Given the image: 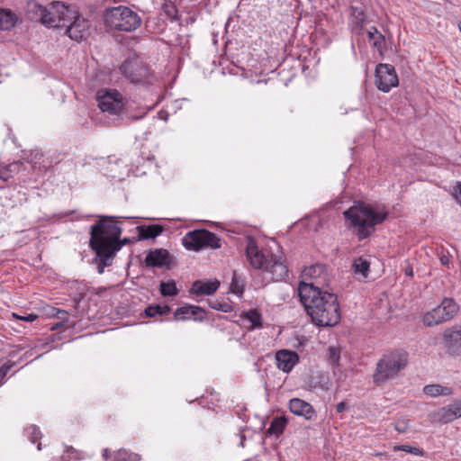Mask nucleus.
I'll use <instances>...</instances> for the list:
<instances>
[{
	"label": "nucleus",
	"instance_id": "obj_10",
	"mask_svg": "<svg viewBox=\"0 0 461 461\" xmlns=\"http://www.w3.org/2000/svg\"><path fill=\"white\" fill-rule=\"evenodd\" d=\"M75 11L61 2H53L48 7L47 18H50L51 24H45L48 27H65L74 17Z\"/></svg>",
	"mask_w": 461,
	"mask_h": 461
},
{
	"label": "nucleus",
	"instance_id": "obj_49",
	"mask_svg": "<svg viewBox=\"0 0 461 461\" xmlns=\"http://www.w3.org/2000/svg\"><path fill=\"white\" fill-rule=\"evenodd\" d=\"M37 448H38L39 450H41V442H39V443H38V445H37Z\"/></svg>",
	"mask_w": 461,
	"mask_h": 461
},
{
	"label": "nucleus",
	"instance_id": "obj_4",
	"mask_svg": "<svg viewBox=\"0 0 461 461\" xmlns=\"http://www.w3.org/2000/svg\"><path fill=\"white\" fill-rule=\"evenodd\" d=\"M104 23L112 29L123 32L137 30L141 19L137 13L123 5L106 8L104 13Z\"/></svg>",
	"mask_w": 461,
	"mask_h": 461
},
{
	"label": "nucleus",
	"instance_id": "obj_26",
	"mask_svg": "<svg viewBox=\"0 0 461 461\" xmlns=\"http://www.w3.org/2000/svg\"><path fill=\"white\" fill-rule=\"evenodd\" d=\"M139 240L155 239L163 231V227L158 224L137 227Z\"/></svg>",
	"mask_w": 461,
	"mask_h": 461
},
{
	"label": "nucleus",
	"instance_id": "obj_1",
	"mask_svg": "<svg viewBox=\"0 0 461 461\" xmlns=\"http://www.w3.org/2000/svg\"><path fill=\"white\" fill-rule=\"evenodd\" d=\"M122 231L118 217L114 216H99L91 226L89 246L95 253L94 262L97 264L98 274L112 266L116 253L131 242L129 238L121 239Z\"/></svg>",
	"mask_w": 461,
	"mask_h": 461
},
{
	"label": "nucleus",
	"instance_id": "obj_8",
	"mask_svg": "<svg viewBox=\"0 0 461 461\" xmlns=\"http://www.w3.org/2000/svg\"><path fill=\"white\" fill-rule=\"evenodd\" d=\"M183 245L190 250L198 251L205 247L212 249L221 248V240L207 230H195L189 231L183 238Z\"/></svg>",
	"mask_w": 461,
	"mask_h": 461
},
{
	"label": "nucleus",
	"instance_id": "obj_39",
	"mask_svg": "<svg viewBox=\"0 0 461 461\" xmlns=\"http://www.w3.org/2000/svg\"><path fill=\"white\" fill-rule=\"evenodd\" d=\"M13 316L18 320H22L28 322H32L38 319V315L34 313H29L26 315H19L17 313H14Z\"/></svg>",
	"mask_w": 461,
	"mask_h": 461
},
{
	"label": "nucleus",
	"instance_id": "obj_14",
	"mask_svg": "<svg viewBox=\"0 0 461 461\" xmlns=\"http://www.w3.org/2000/svg\"><path fill=\"white\" fill-rule=\"evenodd\" d=\"M434 420L439 423L447 424L461 418V399L456 400L453 403L439 408L433 414Z\"/></svg>",
	"mask_w": 461,
	"mask_h": 461
},
{
	"label": "nucleus",
	"instance_id": "obj_20",
	"mask_svg": "<svg viewBox=\"0 0 461 461\" xmlns=\"http://www.w3.org/2000/svg\"><path fill=\"white\" fill-rule=\"evenodd\" d=\"M276 366L285 373H289L299 361L296 352L282 349L276 354Z\"/></svg>",
	"mask_w": 461,
	"mask_h": 461
},
{
	"label": "nucleus",
	"instance_id": "obj_17",
	"mask_svg": "<svg viewBox=\"0 0 461 461\" xmlns=\"http://www.w3.org/2000/svg\"><path fill=\"white\" fill-rule=\"evenodd\" d=\"M265 271L271 275L270 279L272 281H282L288 275V268L282 260V258L276 255H271Z\"/></svg>",
	"mask_w": 461,
	"mask_h": 461
},
{
	"label": "nucleus",
	"instance_id": "obj_25",
	"mask_svg": "<svg viewBox=\"0 0 461 461\" xmlns=\"http://www.w3.org/2000/svg\"><path fill=\"white\" fill-rule=\"evenodd\" d=\"M370 262L363 258H356L352 263V269L356 278L362 280L368 276Z\"/></svg>",
	"mask_w": 461,
	"mask_h": 461
},
{
	"label": "nucleus",
	"instance_id": "obj_21",
	"mask_svg": "<svg viewBox=\"0 0 461 461\" xmlns=\"http://www.w3.org/2000/svg\"><path fill=\"white\" fill-rule=\"evenodd\" d=\"M289 409L294 415L303 417L307 420H313L316 412L313 407L300 398H293L289 402Z\"/></svg>",
	"mask_w": 461,
	"mask_h": 461
},
{
	"label": "nucleus",
	"instance_id": "obj_45",
	"mask_svg": "<svg viewBox=\"0 0 461 461\" xmlns=\"http://www.w3.org/2000/svg\"><path fill=\"white\" fill-rule=\"evenodd\" d=\"M103 456L104 459H108L110 457V451L108 448L104 449Z\"/></svg>",
	"mask_w": 461,
	"mask_h": 461
},
{
	"label": "nucleus",
	"instance_id": "obj_32",
	"mask_svg": "<svg viewBox=\"0 0 461 461\" xmlns=\"http://www.w3.org/2000/svg\"><path fill=\"white\" fill-rule=\"evenodd\" d=\"M159 291L162 296H174L176 295L178 291L174 281L161 282L159 285Z\"/></svg>",
	"mask_w": 461,
	"mask_h": 461
},
{
	"label": "nucleus",
	"instance_id": "obj_30",
	"mask_svg": "<svg viewBox=\"0 0 461 461\" xmlns=\"http://www.w3.org/2000/svg\"><path fill=\"white\" fill-rule=\"evenodd\" d=\"M367 36L370 41L377 50H382L385 44L384 36L375 28L371 27L367 32Z\"/></svg>",
	"mask_w": 461,
	"mask_h": 461
},
{
	"label": "nucleus",
	"instance_id": "obj_28",
	"mask_svg": "<svg viewBox=\"0 0 461 461\" xmlns=\"http://www.w3.org/2000/svg\"><path fill=\"white\" fill-rule=\"evenodd\" d=\"M423 392L425 394L431 397L450 395L452 393V390L449 387L442 386L440 384H428L424 386Z\"/></svg>",
	"mask_w": 461,
	"mask_h": 461
},
{
	"label": "nucleus",
	"instance_id": "obj_7",
	"mask_svg": "<svg viewBox=\"0 0 461 461\" xmlns=\"http://www.w3.org/2000/svg\"><path fill=\"white\" fill-rule=\"evenodd\" d=\"M96 101L102 112L119 116L125 102L122 95L116 89L101 88L96 92Z\"/></svg>",
	"mask_w": 461,
	"mask_h": 461
},
{
	"label": "nucleus",
	"instance_id": "obj_2",
	"mask_svg": "<svg viewBox=\"0 0 461 461\" xmlns=\"http://www.w3.org/2000/svg\"><path fill=\"white\" fill-rule=\"evenodd\" d=\"M300 302L312 321L320 327H333L340 321L337 295L314 284L301 282L298 287Z\"/></svg>",
	"mask_w": 461,
	"mask_h": 461
},
{
	"label": "nucleus",
	"instance_id": "obj_27",
	"mask_svg": "<svg viewBox=\"0 0 461 461\" xmlns=\"http://www.w3.org/2000/svg\"><path fill=\"white\" fill-rule=\"evenodd\" d=\"M240 318L249 323L250 330L262 328V316L256 309L242 312Z\"/></svg>",
	"mask_w": 461,
	"mask_h": 461
},
{
	"label": "nucleus",
	"instance_id": "obj_16",
	"mask_svg": "<svg viewBox=\"0 0 461 461\" xmlns=\"http://www.w3.org/2000/svg\"><path fill=\"white\" fill-rule=\"evenodd\" d=\"M443 339L447 352L453 356L461 354V329L453 327L443 333Z\"/></svg>",
	"mask_w": 461,
	"mask_h": 461
},
{
	"label": "nucleus",
	"instance_id": "obj_40",
	"mask_svg": "<svg viewBox=\"0 0 461 461\" xmlns=\"http://www.w3.org/2000/svg\"><path fill=\"white\" fill-rule=\"evenodd\" d=\"M453 194H454L456 200L457 201V203L461 205V183L458 182L453 187Z\"/></svg>",
	"mask_w": 461,
	"mask_h": 461
},
{
	"label": "nucleus",
	"instance_id": "obj_6",
	"mask_svg": "<svg viewBox=\"0 0 461 461\" xmlns=\"http://www.w3.org/2000/svg\"><path fill=\"white\" fill-rule=\"evenodd\" d=\"M459 305L453 298H444L439 305L424 313L422 322L433 327L452 320L458 312Z\"/></svg>",
	"mask_w": 461,
	"mask_h": 461
},
{
	"label": "nucleus",
	"instance_id": "obj_35",
	"mask_svg": "<svg viewBox=\"0 0 461 461\" xmlns=\"http://www.w3.org/2000/svg\"><path fill=\"white\" fill-rule=\"evenodd\" d=\"M394 451H405L415 456H424L425 452L420 447H411L409 445H395L393 447Z\"/></svg>",
	"mask_w": 461,
	"mask_h": 461
},
{
	"label": "nucleus",
	"instance_id": "obj_47",
	"mask_svg": "<svg viewBox=\"0 0 461 461\" xmlns=\"http://www.w3.org/2000/svg\"><path fill=\"white\" fill-rule=\"evenodd\" d=\"M440 260H441V263H442L443 265H446V264H447V259H445V258H442Z\"/></svg>",
	"mask_w": 461,
	"mask_h": 461
},
{
	"label": "nucleus",
	"instance_id": "obj_42",
	"mask_svg": "<svg viewBox=\"0 0 461 461\" xmlns=\"http://www.w3.org/2000/svg\"><path fill=\"white\" fill-rule=\"evenodd\" d=\"M348 408V404L345 402H340L336 405V411L338 413H342Z\"/></svg>",
	"mask_w": 461,
	"mask_h": 461
},
{
	"label": "nucleus",
	"instance_id": "obj_38",
	"mask_svg": "<svg viewBox=\"0 0 461 461\" xmlns=\"http://www.w3.org/2000/svg\"><path fill=\"white\" fill-rule=\"evenodd\" d=\"M164 11L168 18H171V19L176 18L177 10L173 4L165 5Z\"/></svg>",
	"mask_w": 461,
	"mask_h": 461
},
{
	"label": "nucleus",
	"instance_id": "obj_3",
	"mask_svg": "<svg viewBox=\"0 0 461 461\" xmlns=\"http://www.w3.org/2000/svg\"><path fill=\"white\" fill-rule=\"evenodd\" d=\"M343 214L351 227L357 230L359 240L368 238L375 231V226L381 224L387 215L386 212H375L370 204L363 202L355 203Z\"/></svg>",
	"mask_w": 461,
	"mask_h": 461
},
{
	"label": "nucleus",
	"instance_id": "obj_31",
	"mask_svg": "<svg viewBox=\"0 0 461 461\" xmlns=\"http://www.w3.org/2000/svg\"><path fill=\"white\" fill-rule=\"evenodd\" d=\"M171 311V308L168 305H149L145 309V314L148 317H155L157 315H166Z\"/></svg>",
	"mask_w": 461,
	"mask_h": 461
},
{
	"label": "nucleus",
	"instance_id": "obj_44",
	"mask_svg": "<svg viewBox=\"0 0 461 461\" xmlns=\"http://www.w3.org/2000/svg\"><path fill=\"white\" fill-rule=\"evenodd\" d=\"M9 178V175L6 171L0 170V179L4 181H7Z\"/></svg>",
	"mask_w": 461,
	"mask_h": 461
},
{
	"label": "nucleus",
	"instance_id": "obj_23",
	"mask_svg": "<svg viewBox=\"0 0 461 461\" xmlns=\"http://www.w3.org/2000/svg\"><path fill=\"white\" fill-rule=\"evenodd\" d=\"M220 282L218 280L205 282L197 280L193 284L190 293L195 295H212L218 290Z\"/></svg>",
	"mask_w": 461,
	"mask_h": 461
},
{
	"label": "nucleus",
	"instance_id": "obj_33",
	"mask_svg": "<svg viewBox=\"0 0 461 461\" xmlns=\"http://www.w3.org/2000/svg\"><path fill=\"white\" fill-rule=\"evenodd\" d=\"M351 16L356 25L362 29L366 23V14L364 11L361 8L352 6Z\"/></svg>",
	"mask_w": 461,
	"mask_h": 461
},
{
	"label": "nucleus",
	"instance_id": "obj_18",
	"mask_svg": "<svg viewBox=\"0 0 461 461\" xmlns=\"http://www.w3.org/2000/svg\"><path fill=\"white\" fill-rule=\"evenodd\" d=\"M247 258L250 265L256 269H264L268 263L265 255L259 251L254 240L249 239L246 248Z\"/></svg>",
	"mask_w": 461,
	"mask_h": 461
},
{
	"label": "nucleus",
	"instance_id": "obj_19",
	"mask_svg": "<svg viewBox=\"0 0 461 461\" xmlns=\"http://www.w3.org/2000/svg\"><path fill=\"white\" fill-rule=\"evenodd\" d=\"M48 7L41 5L34 0L28 1L26 5V14L32 22H40L42 24H51L50 18H47Z\"/></svg>",
	"mask_w": 461,
	"mask_h": 461
},
{
	"label": "nucleus",
	"instance_id": "obj_34",
	"mask_svg": "<svg viewBox=\"0 0 461 461\" xmlns=\"http://www.w3.org/2000/svg\"><path fill=\"white\" fill-rule=\"evenodd\" d=\"M230 290L232 293H234L238 295H241L244 292L243 280L237 276L236 272H234V275H233V277L231 280Z\"/></svg>",
	"mask_w": 461,
	"mask_h": 461
},
{
	"label": "nucleus",
	"instance_id": "obj_9",
	"mask_svg": "<svg viewBox=\"0 0 461 461\" xmlns=\"http://www.w3.org/2000/svg\"><path fill=\"white\" fill-rule=\"evenodd\" d=\"M375 83L380 91L388 93L393 87L397 86L399 84L395 68L389 64L380 63L377 65L375 68Z\"/></svg>",
	"mask_w": 461,
	"mask_h": 461
},
{
	"label": "nucleus",
	"instance_id": "obj_36",
	"mask_svg": "<svg viewBox=\"0 0 461 461\" xmlns=\"http://www.w3.org/2000/svg\"><path fill=\"white\" fill-rule=\"evenodd\" d=\"M26 434L32 443H35L41 438V432L40 429L35 425H31L26 429Z\"/></svg>",
	"mask_w": 461,
	"mask_h": 461
},
{
	"label": "nucleus",
	"instance_id": "obj_5",
	"mask_svg": "<svg viewBox=\"0 0 461 461\" xmlns=\"http://www.w3.org/2000/svg\"><path fill=\"white\" fill-rule=\"evenodd\" d=\"M408 364V354L403 350L390 352L378 361L374 374V381L382 383L393 378Z\"/></svg>",
	"mask_w": 461,
	"mask_h": 461
},
{
	"label": "nucleus",
	"instance_id": "obj_12",
	"mask_svg": "<svg viewBox=\"0 0 461 461\" xmlns=\"http://www.w3.org/2000/svg\"><path fill=\"white\" fill-rule=\"evenodd\" d=\"M67 33L71 40L80 41L89 34V21L82 17L75 11L74 17L67 23Z\"/></svg>",
	"mask_w": 461,
	"mask_h": 461
},
{
	"label": "nucleus",
	"instance_id": "obj_46",
	"mask_svg": "<svg viewBox=\"0 0 461 461\" xmlns=\"http://www.w3.org/2000/svg\"><path fill=\"white\" fill-rule=\"evenodd\" d=\"M67 312L65 311H62V310H58L57 311V315L59 318H63L64 315H66Z\"/></svg>",
	"mask_w": 461,
	"mask_h": 461
},
{
	"label": "nucleus",
	"instance_id": "obj_24",
	"mask_svg": "<svg viewBox=\"0 0 461 461\" xmlns=\"http://www.w3.org/2000/svg\"><path fill=\"white\" fill-rule=\"evenodd\" d=\"M19 18L9 9L0 8V30L8 31L15 26Z\"/></svg>",
	"mask_w": 461,
	"mask_h": 461
},
{
	"label": "nucleus",
	"instance_id": "obj_11",
	"mask_svg": "<svg viewBox=\"0 0 461 461\" xmlns=\"http://www.w3.org/2000/svg\"><path fill=\"white\" fill-rule=\"evenodd\" d=\"M120 69L132 83H141L149 76V68L138 59L125 60Z\"/></svg>",
	"mask_w": 461,
	"mask_h": 461
},
{
	"label": "nucleus",
	"instance_id": "obj_13",
	"mask_svg": "<svg viewBox=\"0 0 461 461\" xmlns=\"http://www.w3.org/2000/svg\"><path fill=\"white\" fill-rule=\"evenodd\" d=\"M303 276L305 279L312 280L313 282L311 284H314L321 288L327 285L329 281L327 267L320 263L305 267L303 271Z\"/></svg>",
	"mask_w": 461,
	"mask_h": 461
},
{
	"label": "nucleus",
	"instance_id": "obj_15",
	"mask_svg": "<svg viewBox=\"0 0 461 461\" xmlns=\"http://www.w3.org/2000/svg\"><path fill=\"white\" fill-rule=\"evenodd\" d=\"M172 257L169 252L164 249L150 250L145 258V265L150 267H167L170 268Z\"/></svg>",
	"mask_w": 461,
	"mask_h": 461
},
{
	"label": "nucleus",
	"instance_id": "obj_41",
	"mask_svg": "<svg viewBox=\"0 0 461 461\" xmlns=\"http://www.w3.org/2000/svg\"><path fill=\"white\" fill-rule=\"evenodd\" d=\"M339 359V356L336 353L334 348L330 349V362L332 365H337Z\"/></svg>",
	"mask_w": 461,
	"mask_h": 461
},
{
	"label": "nucleus",
	"instance_id": "obj_37",
	"mask_svg": "<svg viewBox=\"0 0 461 461\" xmlns=\"http://www.w3.org/2000/svg\"><path fill=\"white\" fill-rule=\"evenodd\" d=\"M410 428V420L406 418L398 419L394 423V429L398 433H405Z\"/></svg>",
	"mask_w": 461,
	"mask_h": 461
},
{
	"label": "nucleus",
	"instance_id": "obj_22",
	"mask_svg": "<svg viewBox=\"0 0 461 461\" xmlns=\"http://www.w3.org/2000/svg\"><path fill=\"white\" fill-rule=\"evenodd\" d=\"M203 314L204 311L201 307L185 305L176 310L175 318L176 320H187L194 318L195 321H203Z\"/></svg>",
	"mask_w": 461,
	"mask_h": 461
},
{
	"label": "nucleus",
	"instance_id": "obj_51",
	"mask_svg": "<svg viewBox=\"0 0 461 461\" xmlns=\"http://www.w3.org/2000/svg\"><path fill=\"white\" fill-rule=\"evenodd\" d=\"M69 448L70 450H73V447H70ZM67 451H69V449H67Z\"/></svg>",
	"mask_w": 461,
	"mask_h": 461
},
{
	"label": "nucleus",
	"instance_id": "obj_43",
	"mask_svg": "<svg viewBox=\"0 0 461 461\" xmlns=\"http://www.w3.org/2000/svg\"><path fill=\"white\" fill-rule=\"evenodd\" d=\"M10 366H2L0 367V379H3L8 373Z\"/></svg>",
	"mask_w": 461,
	"mask_h": 461
},
{
	"label": "nucleus",
	"instance_id": "obj_48",
	"mask_svg": "<svg viewBox=\"0 0 461 461\" xmlns=\"http://www.w3.org/2000/svg\"><path fill=\"white\" fill-rule=\"evenodd\" d=\"M406 275H408V276H412V270H411V269H410V270L406 271Z\"/></svg>",
	"mask_w": 461,
	"mask_h": 461
},
{
	"label": "nucleus",
	"instance_id": "obj_29",
	"mask_svg": "<svg viewBox=\"0 0 461 461\" xmlns=\"http://www.w3.org/2000/svg\"><path fill=\"white\" fill-rule=\"evenodd\" d=\"M286 425L287 419L285 416L276 417L271 421L267 433L270 435L279 436L283 433Z\"/></svg>",
	"mask_w": 461,
	"mask_h": 461
},
{
	"label": "nucleus",
	"instance_id": "obj_50",
	"mask_svg": "<svg viewBox=\"0 0 461 461\" xmlns=\"http://www.w3.org/2000/svg\"><path fill=\"white\" fill-rule=\"evenodd\" d=\"M458 29H459V31L461 32V22L458 23Z\"/></svg>",
	"mask_w": 461,
	"mask_h": 461
}]
</instances>
